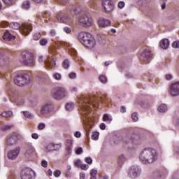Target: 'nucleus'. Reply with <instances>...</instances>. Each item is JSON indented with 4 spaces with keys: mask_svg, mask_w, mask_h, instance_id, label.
Segmentation results:
<instances>
[{
    "mask_svg": "<svg viewBox=\"0 0 179 179\" xmlns=\"http://www.w3.org/2000/svg\"><path fill=\"white\" fill-rule=\"evenodd\" d=\"M56 1L61 5H66L67 3H69V0H56Z\"/></svg>",
    "mask_w": 179,
    "mask_h": 179,
    "instance_id": "obj_40",
    "label": "nucleus"
},
{
    "mask_svg": "<svg viewBox=\"0 0 179 179\" xmlns=\"http://www.w3.org/2000/svg\"><path fill=\"white\" fill-rule=\"evenodd\" d=\"M170 93L173 97H177V96H179V82H176L171 85Z\"/></svg>",
    "mask_w": 179,
    "mask_h": 179,
    "instance_id": "obj_14",
    "label": "nucleus"
},
{
    "mask_svg": "<svg viewBox=\"0 0 179 179\" xmlns=\"http://www.w3.org/2000/svg\"><path fill=\"white\" fill-rule=\"evenodd\" d=\"M44 128H45V124L44 123H39L38 125V129H39V131H43V129H44Z\"/></svg>",
    "mask_w": 179,
    "mask_h": 179,
    "instance_id": "obj_45",
    "label": "nucleus"
},
{
    "mask_svg": "<svg viewBox=\"0 0 179 179\" xmlns=\"http://www.w3.org/2000/svg\"><path fill=\"white\" fill-rule=\"evenodd\" d=\"M22 113L24 116L26 118H29V120H33V118H34V115H33V114L29 111H22Z\"/></svg>",
    "mask_w": 179,
    "mask_h": 179,
    "instance_id": "obj_32",
    "label": "nucleus"
},
{
    "mask_svg": "<svg viewBox=\"0 0 179 179\" xmlns=\"http://www.w3.org/2000/svg\"><path fill=\"white\" fill-rule=\"evenodd\" d=\"M80 153H83V149L80 147L76 150V154L80 155Z\"/></svg>",
    "mask_w": 179,
    "mask_h": 179,
    "instance_id": "obj_52",
    "label": "nucleus"
},
{
    "mask_svg": "<svg viewBox=\"0 0 179 179\" xmlns=\"http://www.w3.org/2000/svg\"><path fill=\"white\" fill-rule=\"evenodd\" d=\"M3 40L6 41H10V40H15V36H13L9 31H6L3 36Z\"/></svg>",
    "mask_w": 179,
    "mask_h": 179,
    "instance_id": "obj_25",
    "label": "nucleus"
},
{
    "mask_svg": "<svg viewBox=\"0 0 179 179\" xmlns=\"http://www.w3.org/2000/svg\"><path fill=\"white\" fill-rule=\"evenodd\" d=\"M139 159L145 164L153 163L157 159V152L152 148H145L140 153Z\"/></svg>",
    "mask_w": 179,
    "mask_h": 179,
    "instance_id": "obj_2",
    "label": "nucleus"
},
{
    "mask_svg": "<svg viewBox=\"0 0 179 179\" xmlns=\"http://www.w3.org/2000/svg\"><path fill=\"white\" fill-rule=\"evenodd\" d=\"M61 149V144L50 143L47 147L48 152H52L53 150H59Z\"/></svg>",
    "mask_w": 179,
    "mask_h": 179,
    "instance_id": "obj_21",
    "label": "nucleus"
},
{
    "mask_svg": "<svg viewBox=\"0 0 179 179\" xmlns=\"http://www.w3.org/2000/svg\"><path fill=\"white\" fill-rule=\"evenodd\" d=\"M33 155H34V148L33 147L28 148L24 153L25 157L30 159Z\"/></svg>",
    "mask_w": 179,
    "mask_h": 179,
    "instance_id": "obj_23",
    "label": "nucleus"
},
{
    "mask_svg": "<svg viewBox=\"0 0 179 179\" xmlns=\"http://www.w3.org/2000/svg\"><path fill=\"white\" fill-rule=\"evenodd\" d=\"M1 115L4 118H9V117H12L13 115V113L10 110L4 111L1 114Z\"/></svg>",
    "mask_w": 179,
    "mask_h": 179,
    "instance_id": "obj_30",
    "label": "nucleus"
},
{
    "mask_svg": "<svg viewBox=\"0 0 179 179\" xmlns=\"http://www.w3.org/2000/svg\"><path fill=\"white\" fill-rule=\"evenodd\" d=\"M69 78L70 79H75L76 78V73H73V72H71L69 74Z\"/></svg>",
    "mask_w": 179,
    "mask_h": 179,
    "instance_id": "obj_48",
    "label": "nucleus"
},
{
    "mask_svg": "<svg viewBox=\"0 0 179 179\" xmlns=\"http://www.w3.org/2000/svg\"><path fill=\"white\" fill-rule=\"evenodd\" d=\"M126 145H138L139 143V137H131L128 136L124 139Z\"/></svg>",
    "mask_w": 179,
    "mask_h": 179,
    "instance_id": "obj_18",
    "label": "nucleus"
},
{
    "mask_svg": "<svg viewBox=\"0 0 179 179\" xmlns=\"http://www.w3.org/2000/svg\"><path fill=\"white\" fill-rule=\"evenodd\" d=\"M92 139L94 141H97L99 139V132H94L92 135Z\"/></svg>",
    "mask_w": 179,
    "mask_h": 179,
    "instance_id": "obj_41",
    "label": "nucleus"
},
{
    "mask_svg": "<svg viewBox=\"0 0 179 179\" xmlns=\"http://www.w3.org/2000/svg\"><path fill=\"white\" fill-rule=\"evenodd\" d=\"M30 82V76L27 74H21L14 78V83H15L17 86H26V85H29Z\"/></svg>",
    "mask_w": 179,
    "mask_h": 179,
    "instance_id": "obj_6",
    "label": "nucleus"
},
{
    "mask_svg": "<svg viewBox=\"0 0 179 179\" xmlns=\"http://www.w3.org/2000/svg\"><path fill=\"white\" fill-rule=\"evenodd\" d=\"M97 40L101 45H106V35L98 34Z\"/></svg>",
    "mask_w": 179,
    "mask_h": 179,
    "instance_id": "obj_26",
    "label": "nucleus"
},
{
    "mask_svg": "<svg viewBox=\"0 0 179 179\" xmlns=\"http://www.w3.org/2000/svg\"><path fill=\"white\" fill-rule=\"evenodd\" d=\"M41 37V34L40 33H36L34 34V40H35V41H37V40H38Z\"/></svg>",
    "mask_w": 179,
    "mask_h": 179,
    "instance_id": "obj_42",
    "label": "nucleus"
},
{
    "mask_svg": "<svg viewBox=\"0 0 179 179\" xmlns=\"http://www.w3.org/2000/svg\"><path fill=\"white\" fill-rule=\"evenodd\" d=\"M34 3H43L44 0H31Z\"/></svg>",
    "mask_w": 179,
    "mask_h": 179,
    "instance_id": "obj_62",
    "label": "nucleus"
},
{
    "mask_svg": "<svg viewBox=\"0 0 179 179\" xmlns=\"http://www.w3.org/2000/svg\"><path fill=\"white\" fill-rule=\"evenodd\" d=\"M166 2H167V0H164V1L161 4V8H162V10H164V9H166V8L167 6V5L166 4Z\"/></svg>",
    "mask_w": 179,
    "mask_h": 179,
    "instance_id": "obj_47",
    "label": "nucleus"
},
{
    "mask_svg": "<svg viewBox=\"0 0 179 179\" xmlns=\"http://www.w3.org/2000/svg\"><path fill=\"white\" fill-rule=\"evenodd\" d=\"M78 38L85 47L87 48H94L96 47V39L88 32H80L78 35Z\"/></svg>",
    "mask_w": 179,
    "mask_h": 179,
    "instance_id": "obj_3",
    "label": "nucleus"
},
{
    "mask_svg": "<svg viewBox=\"0 0 179 179\" xmlns=\"http://www.w3.org/2000/svg\"><path fill=\"white\" fill-rule=\"evenodd\" d=\"M101 5L105 13H111L114 10V2L112 0H102Z\"/></svg>",
    "mask_w": 179,
    "mask_h": 179,
    "instance_id": "obj_10",
    "label": "nucleus"
},
{
    "mask_svg": "<svg viewBox=\"0 0 179 179\" xmlns=\"http://www.w3.org/2000/svg\"><path fill=\"white\" fill-rule=\"evenodd\" d=\"M53 78L56 79V80H61V74L58 73H55L53 74Z\"/></svg>",
    "mask_w": 179,
    "mask_h": 179,
    "instance_id": "obj_44",
    "label": "nucleus"
},
{
    "mask_svg": "<svg viewBox=\"0 0 179 179\" xmlns=\"http://www.w3.org/2000/svg\"><path fill=\"white\" fill-rule=\"evenodd\" d=\"M80 169H81V170H87L89 169V165H87V164H81Z\"/></svg>",
    "mask_w": 179,
    "mask_h": 179,
    "instance_id": "obj_55",
    "label": "nucleus"
},
{
    "mask_svg": "<svg viewBox=\"0 0 179 179\" xmlns=\"http://www.w3.org/2000/svg\"><path fill=\"white\" fill-rule=\"evenodd\" d=\"M96 175H97V171L95 169H92L90 172V176L93 177H96Z\"/></svg>",
    "mask_w": 179,
    "mask_h": 179,
    "instance_id": "obj_53",
    "label": "nucleus"
},
{
    "mask_svg": "<svg viewBox=\"0 0 179 179\" xmlns=\"http://www.w3.org/2000/svg\"><path fill=\"white\" fill-rule=\"evenodd\" d=\"M158 111L159 113H166V111H167V105L164 103L159 105L158 107Z\"/></svg>",
    "mask_w": 179,
    "mask_h": 179,
    "instance_id": "obj_29",
    "label": "nucleus"
},
{
    "mask_svg": "<svg viewBox=\"0 0 179 179\" xmlns=\"http://www.w3.org/2000/svg\"><path fill=\"white\" fill-rule=\"evenodd\" d=\"M85 177H86V174L85 173H80V179H85Z\"/></svg>",
    "mask_w": 179,
    "mask_h": 179,
    "instance_id": "obj_64",
    "label": "nucleus"
},
{
    "mask_svg": "<svg viewBox=\"0 0 179 179\" xmlns=\"http://www.w3.org/2000/svg\"><path fill=\"white\" fill-rule=\"evenodd\" d=\"M23 9H29L30 8V1H26L22 4Z\"/></svg>",
    "mask_w": 179,
    "mask_h": 179,
    "instance_id": "obj_34",
    "label": "nucleus"
},
{
    "mask_svg": "<svg viewBox=\"0 0 179 179\" xmlns=\"http://www.w3.org/2000/svg\"><path fill=\"white\" fill-rule=\"evenodd\" d=\"M73 107H75V105H73V103H69L66 105V110L67 111H72L73 110Z\"/></svg>",
    "mask_w": 179,
    "mask_h": 179,
    "instance_id": "obj_33",
    "label": "nucleus"
},
{
    "mask_svg": "<svg viewBox=\"0 0 179 179\" xmlns=\"http://www.w3.org/2000/svg\"><path fill=\"white\" fill-rule=\"evenodd\" d=\"M19 137L17 135L13 134L11 135L6 141L7 146H13L17 142Z\"/></svg>",
    "mask_w": 179,
    "mask_h": 179,
    "instance_id": "obj_19",
    "label": "nucleus"
},
{
    "mask_svg": "<svg viewBox=\"0 0 179 179\" xmlns=\"http://www.w3.org/2000/svg\"><path fill=\"white\" fill-rule=\"evenodd\" d=\"M85 162L87 164H92V163H93V159H92L91 157H87L85 158Z\"/></svg>",
    "mask_w": 179,
    "mask_h": 179,
    "instance_id": "obj_46",
    "label": "nucleus"
},
{
    "mask_svg": "<svg viewBox=\"0 0 179 179\" xmlns=\"http://www.w3.org/2000/svg\"><path fill=\"white\" fill-rule=\"evenodd\" d=\"M10 128H12V125H6L2 127V129L3 131H8V129H10Z\"/></svg>",
    "mask_w": 179,
    "mask_h": 179,
    "instance_id": "obj_58",
    "label": "nucleus"
},
{
    "mask_svg": "<svg viewBox=\"0 0 179 179\" xmlns=\"http://www.w3.org/2000/svg\"><path fill=\"white\" fill-rule=\"evenodd\" d=\"M74 136H76V138H80L81 136L80 131H76L74 133Z\"/></svg>",
    "mask_w": 179,
    "mask_h": 179,
    "instance_id": "obj_60",
    "label": "nucleus"
},
{
    "mask_svg": "<svg viewBox=\"0 0 179 179\" xmlns=\"http://www.w3.org/2000/svg\"><path fill=\"white\" fill-rule=\"evenodd\" d=\"M73 145V141L71 139H69L66 141V150L69 153H71L72 152V145Z\"/></svg>",
    "mask_w": 179,
    "mask_h": 179,
    "instance_id": "obj_27",
    "label": "nucleus"
},
{
    "mask_svg": "<svg viewBox=\"0 0 179 179\" xmlns=\"http://www.w3.org/2000/svg\"><path fill=\"white\" fill-rule=\"evenodd\" d=\"M99 79L101 83H107V78L105 76H100Z\"/></svg>",
    "mask_w": 179,
    "mask_h": 179,
    "instance_id": "obj_36",
    "label": "nucleus"
},
{
    "mask_svg": "<svg viewBox=\"0 0 179 179\" xmlns=\"http://www.w3.org/2000/svg\"><path fill=\"white\" fill-rule=\"evenodd\" d=\"M33 54L29 52H24L22 53V58L20 62L27 65V66H34V59L33 58Z\"/></svg>",
    "mask_w": 179,
    "mask_h": 179,
    "instance_id": "obj_7",
    "label": "nucleus"
},
{
    "mask_svg": "<svg viewBox=\"0 0 179 179\" xmlns=\"http://www.w3.org/2000/svg\"><path fill=\"white\" fill-rule=\"evenodd\" d=\"M10 27H11V29H14V30H18V29H20V31L24 34V36H27L33 29L30 24H23L22 27H20V24L17 22L10 23Z\"/></svg>",
    "mask_w": 179,
    "mask_h": 179,
    "instance_id": "obj_5",
    "label": "nucleus"
},
{
    "mask_svg": "<svg viewBox=\"0 0 179 179\" xmlns=\"http://www.w3.org/2000/svg\"><path fill=\"white\" fill-rule=\"evenodd\" d=\"M31 137L33 138V139H38V134H37L36 133H34L31 134Z\"/></svg>",
    "mask_w": 179,
    "mask_h": 179,
    "instance_id": "obj_61",
    "label": "nucleus"
},
{
    "mask_svg": "<svg viewBox=\"0 0 179 179\" xmlns=\"http://www.w3.org/2000/svg\"><path fill=\"white\" fill-rule=\"evenodd\" d=\"M79 105L82 110L81 114L85 117L84 122L85 125L90 127L92 125V118H90V112L92 107L95 108L99 106V103L103 104H108L110 103V98L106 94L103 95L100 99L93 95H83L79 98Z\"/></svg>",
    "mask_w": 179,
    "mask_h": 179,
    "instance_id": "obj_1",
    "label": "nucleus"
},
{
    "mask_svg": "<svg viewBox=\"0 0 179 179\" xmlns=\"http://www.w3.org/2000/svg\"><path fill=\"white\" fill-rule=\"evenodd\" d=\"M22 179H32L33 171L31 169H25L21 171Z\"/></svg>",
    "mask_w": 179,
    "mask_h": 179,
    "instance_id": "obj_15",
    "label": "nucleus"
},
{
    "mask_svg": "<svg viewBox=\"0 0 179 179\" xmlns=\"http://www.w3.org/2000/svg\"><path fill=\"white\" fill-rule=\"evenodd\" d=\"M63 68H64V69H68V68H69V60L65 59L63 62Z\"/></svg>",
    "mask_w": 179,
    "mask_h": 179,
    "instance_id": "obj_37",
    "label": "nucleus"
},
{
    "mask_svg": "<svg viewBox=\"0 0 179 179\" xmlns=\"http://www.w3.org/2000/svg\"><path fill=\"white\" fill-rule=\"evenodd\" d=\"M76 16V10L71 9L69 15L64 12L60 11L56 15V19H57L59 23H66V24H71L73 20V17Z\"/></svg>",
    "mask_w": 179,
    "mask_h": 179,
    "instance_id": "obj_4",
    "label": "nucleus"
},
{
    "mask_svg": "<svg viewBox=\"0 0 179 179\" xmlns=\"http://www.w3.org/2000/svg\"><path fill=\"white\" fill-rule=\"evenodd\" d=\"M169 45H170V42L169 39H162L160 42V47L163 50H167L169 48Z\"/></svg>",
    "mask_w": 179,
    "mask_h": 179,
    "instance_id": "obj_24",
    "label": "nucleus"
},
{
    "mask_svg": "<svg viewBox=\"0 0 179 179\" xmlns=\"http://www.w3.org/2000/svg\"><path fill=\"white\" fill-rule=\"evenodd\" d=\"M51 110H52V103L51 102H48L41 107L38 115L43 117L48 114Z\"/></svg>",
    "mask_w": 179,
    "mask_h": 179,
    "instance_id": "obj_11",
    "label": "nucleus"
},
{
    "mask_svg": "<svg viewBox=\"0 0 179 179\" xmlns=\"http://www.w3.org/2000/svg\"><path fill=\"white\" fill-rule=\"evenodd\" d=\"M54 176L55 177H59V176H61V171L59 170H56L55 172H54Z\"/></svg>",
    "mask_w": 179,
    "mask_h": 179,
    "instance_id": "obj_54",
    "label": "nucleus"
},
{
    "mask_svg": "<svg viewBox=\"0 0 179 179\" xmlns=\"http://www.w3.org/2000/svg\"><path fill=\"white\" fill-rule=\"evenodd\" d=\"M45 64L48 68H52V66H57L55 61L52 60L51 57H48V59L45 61Z\"/></svg>",
    "mask_w": 179,
    "mask_h": 179,
    "instance_id": "obj_22",
    "label": "nucleus"
},
{
    "mask_svg": "<svg viewBox=\"0 0 179 179\" xmlns=\"http://www.w3.org/2000/svg\"><path fill=\"white\" fill-rule=\"evenodd\" d=\"M131 117H132L133 121L134 122H136L138 121V113L134 112V113H132Z\"/></svg>",
    "mask_w": 179,
    "mask_h": 179,
    "instance_id": "obj_38",
    "label": "nucleus"
},
{
    "mask_svg": "<svg viewBox=\"0 0 179 179\" xmlns=\"http://www.w3.org/2000/svg\"><path fill=\"white\" fill-rule=\"evenodd\" d=\"M39 44H41L43 46L47 45V44H48V40H47V38H42L40 40Z\"/></svg>",
    "mask_w": 179,
    "mask_h": 179,
    "instance_id": "obj_35",
    "label": "nucleus"
},
{
    "mask_svg": "<svg viewBox=\"0 0 179 179\" xmlns=\"http://www.w3.org/2000/svg\"><path fill=\"white\" fill-rule=\"evenodd\" d=\"M173 48H179V41H175L172 44Z\"/></svg>",
    "mask_w": 179,
    "mask_h": 179,
    "instance_id": "obj_50",
    "label": "nucleus"
},
{
    "mask_svg": "<svg viewBox=\"0 0 179 179\" xmlns=\"http://www.w3.org/2000/svg\"><path fill=\"white\" fill-rule=\"evenodd\" d=\"M41 165L45 168L48 167V162H47V161L45 160H43L41 162Z\"/></svg>",
    "mask_w": 179,
    "mask_h": 179,
    "instance_id": "obj_56",
    "label": "nucleus"
},
{
    "mask_svg": "<svg viewBox=\"0 0 179 179\" xmlns=\"http://www.w3.org/2000/svg\"><path fill=\"white\" fill-rule=\"evenodd\" d=\"M81 165H82V162L80 161V159H77L74 162L75 167H80Z\"/></svg>",
    "mask_w": 179,
    "mask_h": 179,
    "instance_id": "obj_43",
    "label": "nucleus"
},
{
    "mask_svg": "<svg viewBox=\"0 0 179 179\" xmlns=\"http://www.w3.org/2000/svg\"><path fill=\"white\" fill-rule=\"evenodd\" d=\"M62 45H63V47H66V48H67L69 50V52L71 54V55H73V57H76L78 55L76 50L72 48V45H71V43L68 42H62Z\"/></svg>",
    "mask_w": 179,
    "mask_h": 179,
    "instance_id": "obj_17",
    "label": "nucleus"
},
{
    "mask_svg": "<svg viewBox=\"0 0 179 179\" xmlns=\"http://www.w3.org/2000/svg\"><path fill=\"white\" fill-rule=\"evenodd\" d=\"M78 22L80 26H82V27L87 28L93 26V20L86 14L80 16L78 18Z\"/></svg>",
    "mask_w": 179,
    "mask_h": 179,
    "instance_id": "obj_9",
    "label": "nucleus"
},
{
    "mask_svg": "<svg viewBox=\"0 0 179 179\" xmlns=\"http://www.w3.org/2000/svg\"><path fill=\"white\" fill-rule=\"evenodd\" d=\"M103 121L105 122H109V124H111V121H113V118L110 117V115L106 113L103 116Z\"/></svg>",
    "mask_w": 179,
    "mask_h": 179,
    "instance_id": "obj_31",
    "label": "nucleus"
},
{
    "mask_svg": "<svg viewBox=\"0 0 179 179\" xmlns=\"http://www.w3.org/2000/svg\"><path fill=\"white\" fill-rule=\"evenodd\" d=\"M99 127H100V129H102V131H104V129H106V124L101 123Z\"/></svg>",
    "mask_w": 179,
    "mask_h": 179,
    "instance_id": "obj_63",
    "label": "nucleus"
},
{
    "mask_svg": "<svg viewBox=\"0 0 179 179\" xmlns=\"http://www.w3.org/2000/svg\"><path fill=\"white\" fill-rule=\"evenodd\" d=\"M150 57H152L150 50L149 49H145V51H143V53L141 54L140 59L145 62V64H148V62H149Z\"/></svg>",
    "mask_w": 179,
    "mask_h": 179,
    "instance_id": "obj_16",
    "label": "nucleus"
},
{
    "mask_svg": "<svg viewBox=\"0 0 179 179\" xmlns=\"http://www.w3.org/2000/svg\"><path fill=\"white\" fill-rule=\"evenodd\" d=\"M110 24L111 22L107 19L99 18L98 20V25L101 28L108 27V26H110Z\"/></svg>",
    "mask_w": 179,
    "mask_h": 179,
    "instance_id": "obj_20",
    "label": "nucleus"
},
{
    "mask_svg": "<svg viewBox=\"0 0 179 179\" xmlns=\"http://www.w3.org/2000/svg\"><path fill=\"white\" fill-rule=\"evenodd\" d=\"M26 103V96H20L17 99V104L18 106H23V104Z\"/></svg>",
    "mask_w": 179,
    "mask_h": 179,
    "instance_id": "obj_28",
    "label": "nucleus"
},
{
    "mask_svg": "<svg viewBox=\"0 0 179 179\" xmlns=\"http://www.w3.org/2000/svg\"><path fill=\"white\" fill-rule=\"evenodd\" d=\"M19 155H20V147L17 146L8 152L7 157L10 160H15Z\"/></svg>",
    "mask_w": 179,
    "mask_h": 179,
    "instance_id": "obj_13",
    "label": "nucleus"
},
{
    "mask_svg": "<svg viewBox=\"0 0 179 179\" xmlns=\"http://www.w3.org/2000/svg\"><path fill=\"white\" fill-rule=\"evenodd\" d=\"M64 31H65V33H67V34H69L71 33V28L65 27L64 28Z\"/></svg>",
    "mask_w": 179,
    "mask_h": 179,
    "instance_id": "obj_57",
    "label": "nucleus"
},
{
    "mask_svg": "<svg viewBox=\"0 0 179 179\" xmlns=\"http://www.w3.org/2000/svg\"><path fill=\"white\" fill-rule=\"evenodd\" d=\"M117 162L119 164H122V163L125 162V157H124V155H121L120 157H119Z\"/></svg>",
    "mask_w": 179,
    "mask_h": 179,
    "instance_id": "obj_39",
    "label": "nucleus"
},
{
    "mask_svg": "<svg viewBox=\"0 0 179 179\" xmlns=\"http://www.w3.org/2000/svg\"><path fill=\"white\" fill-rule=\"evenodd\" d=\"M117 6L120 9H122L125 6V3L124 1H120L117 4Z\"/></svg>",
    "mask_w": 179,
    "mask_h": 179,
    "instance_id": "obj_49",
    "label": "nucleus"
},
{
    "mask_svg": "<svg viewBox=\"0 0 179 179\" xmlns=\"http://www.w3.org/2000/svg\"><path fill=\"white\" fill-rule=\"evenodd\" d=\"M52 96L55 100H62L68 96V92L64 87H57L53 90Z\"/></svg>",
    "mask_w": 179,
    "mask_h": 179,
    "instance_id": "obj_8",
    "label": "nucleus"
},
{
    "mask_svg": "<svg viewBox=\"0 0 179 179\" xmlns=\"http://www.w3.org/2000/svg\"><path fill=\"white\" fill-rule=\"evenodd\" d=\"M6 5H12L13 0H2Z\"/></svg>",
    "mask_w": 179,
    "mask_h": 179,
    "instance_id": "obj_51",
    "label": "nucleus"
},
{
    "mask_svg": "<svg viewBox=\"0 0 179 179\" xmlns=\"http://www.w3.org/2000/svg\"><path fill=\"white\" fill-rule=\"evenodd\" d=\"M9 24V23L8 22H2L0 24V26L1 27H6V26H8Z\"/></svg>",
    "mask_w": 179,
    "mask_h": 179,
    "instance_id": "obj_59",
    "label": "nucleus"
},
{
    "mask_svg": "<svg viewBox=\"0 0 179 179\" xmlns=\"http://www.w3.org/2000/svg\"><path fill=\"white\" fill-rule=\"evenodd\" d=\"M141 171L138 166H131L128 172L129 177L131 178H136V177H139L141 176Z\"/></svg>",
    "mask_w": 179,
    "mask_h": 179,
    "instance_id": "obj_12",
    "label": "nucleus"
}]
</instances>
